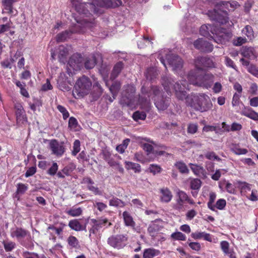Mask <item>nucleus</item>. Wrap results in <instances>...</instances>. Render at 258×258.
Instances as JSON below:
<instances>
[{"label":"nucleus","mask_w":258,"mask_h":258,"mask_svg":"<svg viewBox=\"0 0 258 258\" xmlns=\"http://www.w3.org/2000/svg\"><path fill=\"white\" fill-rule=\"evenodd\" d=\"M96 64V57L92 54L86 58L84 62L85 68L87 70L93 69Z\"/></svg>","instance_id":"23"},{"label":"nucleus","mask_w":258,"mask_h":258,"mask_svg":"<svg viewBox=\"0 0 258 258\" xmlns=\"http://www.w3.org/2000/svg\"><path fill=\"white\" fill-rule=\"evenodd\" d=\"M174 83V81L173 80L167 79L163 83L164 89L168 94L171 93V89H173L176 97L179 100L185 99V103L187 106L201 112L207 111L212 107L213 105L210 97L204 93L186 95L185 90H189L190 89L189 84L186 80H182L180 84L178 82Z\"/></svg>","instance_id":"1"},{"label":"nucleus","mask_w":258,"mask_h":258,"mask_svg":"<svg viewBox=\"0 0 258 258\" xmlns=\"http://www.w3.org/2000/svg\"><path fill=\"white\" fill-rule=\"evenodd\" d=\"M198 130V125L197 123H189L187 125V132L190 134H195Z\"/></svg>","instance_id":"46"},{"label":"nucleus","mask_w":258,"mask_h":258,"mask_svg":"<svg viewBox=\"0 0 258 258\" xmlns=\"http://www.w3.org/2000/svg\"><path fill=\"white\" fill-rule=\"evenodd\" d=\"M146 117V114L144 112H140L139 111H137L133 113V118L135 121H138L139 119L141 120H145Z\"/></svg>","instance_id":"43"},{"label":"nucleus","mask_w":258,"mask_h":258,"mask_svg":"<svg viewBox=\"0 0 258 258\" xmlns=\"http://www.w3.org/2000/svg\"><path fill=\"white\" fill-rule=\"evenodd\" d=\"M240 94L237 93L234 94L232 100V105L233 106H237L239 105L240 102Z\"/></svg>","instance_id":"56"},{"label":"nucleus","mask_w":258,"mask_h":258,"mask_svg":"<svg viewBox=\"0 0 258 258\" xmlns=\"http://www.w3.org/2000/svg\"><path fill=\"white\" fill-rule=\"evenodd\" d=\"M88 221V219L83 224L79 219H73L69 221L68 226L71 229L76 231H86Z\"/></svg>","instance_id":"14"},{"label":"nucleus","mask_w":258,"mask_h":258,"mask_svg":"<svg viewBox=\"0 0 258 258\" xmlns=\"http://www.w3.org/2000/svg\"><path fill=\"white\" fill-rule=\"evenodd\" d=\"M160 200L161 202L168 203L171 201L173 195L168 188L163 187L160 189Z\"/></svg>","instance_id":"16"},{"label":"nucleus","mask_w":258,"mask_h":258,"mask_svg":"<svg viewBox=\"0 0 258 258\" xmlns=\"http://www.w3.org/2000/svg\"><path fill=\"white\" fill-rule=\"evenodd\" d=\"M242 33L246 35L249 40L254 38V33L252 27L249 25H246L242 30Z\"/></svg>","instance_id":"33"},{"label":"nucleus","mask_w":258,"mask_h":258,"mask_svg":"<svg viewBox=\"0 0 258 258\" xmlns=\"http://www.w3.org/2000/svg\"><path fill=\"white\" fill-rule=\"evenodd\" d=\"M210 32L213 33L212 31V25L210 24L203 25L200 29V34L205 37H208L210 35Z\"/></svg>","instance_id":"30"},{"label":"nucleus","mask_w":258,"mask_h":258,"mask_svg":"<svg viewBox=\"0 0 258 258\" xmlns=\"http://www.w3.org/2000/svg\"><path fill=\"white\" fill-rule=\"evenodd\" d=\"M168 64L173 68L174 71H178L182 68L183 60L178 55L168 54L166 56Z\"/></svg>","instance_id":"9"},{"label":"nucleus","mask_w":258,"mask_h":258,"mask_svg":"<svg viewBox=\"0 0 258 258\" xmlns=\"http://www.w3.org/2000/svg\"><path fill=\"white\" fill-rule=\"evenodd\" d=\"M241 114L254 121H258V113L250 107H245L242 110Z\"/></svg>","instance_id":"19"},{"label":"nucleus","mask_w":258,"mask_h":258,"mask_svg":"<svg viewBox=\"0 0 258 258\" xmlns=\"http://www.w3.org/2000/svg\"><path fill=\"white\" fill-rule=\"evenodd\" d=\"M241 54L244 57L253 59L256 57L255 52L253 47L243 46L241 50Z\"/></svg>","instance_id":"18"},{"label":"nucleus","mask_w":258,"mask_h":258,"mask_svg":"<svg viewBox=\"0 0 258 258\" xmlns=\"http://www.w3.org/2000/svg\"><path fill=\"white\" fill-rule=\"evenodd\" d=\"M124 64L122 61H118L114 66L110 75V79H115L118 77L121 71L123 69Z\"/></svg>","instance_id":"21"},{"label":"nucleus","mask_w":258,"mask_h":258,"mask_svg":"<svg viewBox=\"0 0 258 258\" xmlns=\"http://www.w3.org/2000/svg\"><path fill=\"white\" fill-rule=\"evenodd\" d=\"M248 72L258 78V68L254 64H251L247 68Z\"/></svg>","instance_id":"52"},{"label":"nucleus","mask_w":258,"mask_h":258,"mask_svg":"<svg viewBox=\"0 0 258 258\" xmlns=\"http://www.w3.org/2000/svg\"><path fill=\"white\" fill-rule=\"evenodd\" d=\"M14 63V60L12 58H10L2 61L1 63L2 66L5 68H11Z\"/></svg>","instance_id":"62"},{"label":"nucleus","mask_w":258,"mask_h":258,"mask_svg":"<svg viewBox=\"0 0 258 258\" xmlns=\"http://www.w3.org/2000/svg\"><path fill=\"white\" fill-rule=\"evenodd\" d=\"M91 86L90 79L88 77L83 76L76 81L73 90V95L76 98L82 97L89 93Z\"/></svg>","instance_id":"3"},{"label":"nucleus","mask_w":258,"mask_h":258,"mask_svg":"<svg viewBox=\"0 0 258 258\" xmlns=\"http://www.w3.org/2000/svg\"><path fill=\"white\" fill-rule=\"evenodd\" d=\"M122 218L124 225L131 227L133 230H136V222L134 220L131 214L127 211H124L122 213Z\"/></svg>","instance_id":"17"},{"label":"nucleus","mask_w":258,"mask_h":258,"mask_svg":"<svg viewBox=\"0 0 258 258\" xmlns=\"http://www.w3.org/2000/svg\"><path fill=\"white\" fill-rule=\"evenodd\" d=\"M195 67L198 71H202V67L212 68L214 67L213 60L208 57H197L195 60Z\"/></svg>","instance_id":"8"},{"label":"nucleus","mask_w":258,"mask_h":258,"mask_svg":"<svg viewBox=\"0 0 258 258\" xmlns=\"http://www.w3.org/2000/svg\"><path fill=\"white\" fill-rule=\"evenodd\" d=\"M189 165L191 170L196 175L198 176H205V170L203 167L192 163H190Z\"/></svg>","instance_id":"22"},{"label":"nucleus","mask_w":258,"mask_h":258,"mask_svg":"<svg viewBox=\"0 0 258 258\" xmlns=\"http://www.w3.org/2000/svg\"><path fill=\"white\" fill-rule=\"evenodd\" d=\"M130 142V140L129 139H126L124 140L121 144L119 145L116 147V150L120 153L122 154L124 153L125 150L126 149L127 146L128 145Z\"/></svg>","instance_id":"37"},{"label":"nucleus","mask_w":258,"mask_h":258,"mask_svg":"<svg viewBox=\"0 0 258 258\" xmlns=\"http://www.w3.org/2000/svg\"><path fill=\"white\" fill-rule=\"evenodd\" d=\"M220 246L225 254L229 253V244L227 241H222L220 243Z\"/></svg>","instance_id":"53"},{"label":"nucleus","mask_w":258,"mask_h":258,"mask_svg":"<svg viewBox=\"0 0 258 258\" xmlns=\"http://www.w3.org/2000/svg\"><path fill=\"white\" fill-rule=\"evenodd\" d=\"M226 205V200L223 199H219L216 204L215 207L218 209L222 210L224 209Z\"/></svg>","instance_id":"57"},{"label":"nucleus","mask_w":258,"mask_h":258,"mask_svg":"<svg viewBox=\"0 0 258 258\" xmlns=\"http://www.w3.org/2000/svg\"><path fill=\"white\" fill-rule=\"evenodd\" d=\"M189 84L208 88L211 87L214 76L210 73L197 75L194 71H190L187 77Z\"/></svg>","instance_id":"2"},{"label":"nucleus","mask_w":258,"mask_h":258,"mask_svg":"<svg viewBox=\"0 0 258 258\" xmlns=\"http://www.w3.org/2000/svg\"><path fill=\"white\" fill-rule=\"evenodd\" d=\"M58 169V166L56 162H53L51 166L48 169L47 171L48 174L53 176L56 174Z\"/></svg>","instance_id":"47"},{"label":"nucleus","mask_w":258,"mask_h":258,"mask_svg":"<svg viewBox=\"0 0 258 258\" xmlns=\"http://www.w3.org/2000/svg\"><path fill=\"white\" fill-rule=\"evenodd\" d=\"M150 96L149 95H148V98H146L142 96H140L139 99V102L140 103L142 106L147 110L149 109L151 106Z\"/></svg>","instance_id":"32"},{"label":"nucleus","mask_w":258,"mask_h":258,"mask_svg":"<svg viewBox=\"0 0 258 258\" xmlns=\"http://www.w3.org/2000/svg\"><path fill=\"white\" fill-rule=\"evenodd\" d=\"M26 85H22L20 81H17V87H19L20 89V94L24 97L26 98H29L30 95L27 90L25 88Z\"/></svg>","instance_id":"42"},{"label":"nucleus","mask_w":258,"mask_h":258,"mask_svg":"<svg viewBox=\"0 0 258 258\" xmlns=\"http://www.w3.org/2000/svg\"><path fill=\"white\" fill-rule=\"evenodd\" d=\"M187 194L182 190H179L176 193L175 203L173 205V208L178 211H184L185 209L184 204L186 203Z\"/></svg>","instance_id":"6"},{"label":"nucleus","mask_w":258,"mask_h":258,"mask_svg":"<svg viewBox=\"0 0 258 258\" xmlns=\"http://www.w3.org/2000/svg\"><path fill=\"white\" fill-rule=\"evenodd\" d=\"M201 185L202 181L198 178H193L190 181V187L194 190H199Z\"/></svg>","instance_id":"35"},{"label":"nucleus","mask_w":258,"mask_h":258,"mask_svg":"<svg viewBox=\"0 0 258 258\" xmlns=\"http://www.w3.org/2000/svg\"><path fill=\"white\" fill-rule=\"evenodd\" d=\"M225 3V1L217 3L213 11H208V15L211 19L222 24H225L228 21L227 17L223 16L219 13H222L226 15H227V10L229 11V9Z\"/></svg>","instance_id":"4"},{"label":"nucleus","mask_w":258,"mask_h":258,"mask_svg":"<svg viewBox=\"0 0 258 258\" xmlns=\"http://www.w3.org/2000/svg\"><path fill=\"white\" fill-rule=\"evenodd\" d=\"M216 198V195L215 192H212L210 193L209 200L207 205L209 209L213 211H215V206L213 203Z\"/></svg>","instance_id":"36"},{"label":"nucleus","mask_w":258,"mask_h":258,"mask_svg":"<svg viewBox=\"0 0 258 258\" xmlns=\"http://www.w3.org/2000/svg\"><path fill=\"white\" fill-rule=\"evenodd\" d=\"M24 258H39L37 253L25 251L23 253Z\"/></svg>","instance_id":"64"},{"label":"nucleus","mask_w":258,"mask_h":258,"mask_svg":"<svg viewBox=\"0 0 258 258\" xmlns=\"http://www.w3.org/2000/svg\"><path fill=\"white\" fill-rule=\"evenodd\" d=\"M109 205L110 206L122 208L125 206V203L119 199L118 198L113 197L111 199L109 200Z\"/></svg>","instance_id":"28"},{"label":"nucleus","mask_w":258,"mask_h":258,"mask_svg":"<svg viewBox=\"0 0 258 258\" xmlns=\"http://www.w3.org/2000/svg\"><path fill=\"white\" fill-rule=\"evenodd\" d=\"M58 49L59 58L66 57L69 53L68 49L63 45H60Z\"/></svg>","instance_id":"48"},{"label":"nucleus","mask_w":258,"mask_h":258,"mask_svg":"<svg viewBox=\"0 0 258 258\" xmlns=\"http://www.w3.org/2000/svg\"><path fill=\"white\" fill-rule=\"evenodd\" d=\"M91 222L93 223L92 227L89 229V236H90L91 234H96L97 233L98 231L105 226L107 224H108V226L111 225V223L108 222L107 218L100 219L96 220L95 219H92Z\"/></svg>","instance_id":"10"},{"label":"nucleus","mask_w":258,"mask_h":258,"mask_svg":"<svg viewBox=\"0 0 258 258\" xmlns=\"http://www.w3.org/2000/svg\"><path fill=\"white\" fill-rule=\"evenodd\" d=\"M149 170L151 173L155 175L156 174L160 173L162 171V168L160 166L158 165L152 164L150 165Z\"/></svg>","instance_id":"45"},{"label":"nucleus","mask_w":258,"mask_h":258,"mask_svg":"<svg viewBox=\"0 0 258 258\" xmlns=\"http://www.w3.org/2000/svg\"><path fill=\"white\" fill-rule=\"evenodd\" d=\"M194 45L197 49L206 53L211 52L214 49L212 44L203 38H199L195 40Z\"/></svg>","instance_id":"7"},{"label":"nucleus","mask_w":258,"mask_h":258,"mask_svg":"<svg viewBox=\"0 0 258 258\" xmlns=\"http://www.w3.org/2000/svg\"><path fill=\"white\" fill-rule=\"evenodd\" d=\"M57 109L62 113L63 119L66 120L69 117L70 114L64 106L61 105H58L57 106Z\"/></svg>","instance_id":"49"},{"label":"nucleus","mask_w":258,"mask_h":258,"mask_svg":"<svg viewBox=\"0 0 258 258\" xmlns=\"http://www.w3.org/2000/svg\"><path fill=\"white\" fill-rule=\"evenodd\" d=\"M78 122L77 119L74 117H71L69 120L68 127L70 128H75L78 125Z\"/></svg>","instance_id":"60"},{"label":"nucleus","mask_w":258,"mask_h":258,"mask_svg":"<svg viewBox=\"0 0 258 258\" xmlns=\"http://www.w3.org/2000/svg\"><path fill=\"white\" fill-rule=\"evenodd\" d=\"M82 209L81 207H73L66 212V213L72 217H77L82 214Z\"/></svg>","instance_id":"29"},{"label":"nucleus","mask_w":258,"mask_h":258,"mask_svg":"<svg viewBox=\"0 0 258 258\" xmlns=\"http://www.w3.org/2000/svg\"><path fill=\"white\" fill-rule=\"evenodd\" d=\"M18 241L24 246L28 248L31 246V241L30 238L28 237H24V238H21L19 239Z\"/></svg>","instance_id":"59"},{"label":"nucleus","mask_w":258,"mask_h":258,"mask_svg":"<svg viewBox=\"0 0 258 258\" xmlns=\"http://www.w3.org/2000/svg\"><path fill=\"white\" fill-rule=\"evenodd\" d=\"M191 236L196 240L203 238L204 240L209 242H211L212 240L211 235L205 232L197 231L193 232L191 234Z\"/></svg>","instance_id":"20"},{"label":"nucleus","mask_w":258,"mask_h":258,"mask_svg":"<svg viewBox=\"0 0 258 258\" xmlns=\"http://www.w3.org/2000/svg\"><path fill=\"white\" fill-rule=\"evenodd\" d=\"M170 98L162 96L159 98H154V104L159 111H164L167 109L170 104Z\"/></svg>","instance_id":"13"},{"label":"nucleus","mask_w":258,"mask_h":258,"mask_svg":"<svg viewBox=\"0 0 258 258\" xmlns=\"http://www.w3.org/2000/svg\"><path fill=\"white\" fill-rule=\"evenodd\" d=\"M160 253V251L153 248H146L144 250L143 257V258H153L158 255Z\"/></svg>","instance_id":"24"},{"label":"nucleus","mask_w":258,"mask_h":258,"mask_svg":"<svg viewBox=\"0 0 258 258\" xmlns=\"http://www.w3.org/2000/svg\"><path fill=\"white\" fill-rule=\"evenodd\" d=\"M87 188L95 195H102V191L97 186H94L93 184L87 185Z\"/></svg>","instance_id":"51"},{"label":"nucleus","mask_w":258,"mask_h":258,"mask_svg":"<svg viewBox=\"0 0 258 258\" xmlns=\"http://www.w3.org/2000/svg\"><path fill=\"white\" fill-rule=\"evenodd\" d=\"M160 230L159 225L156 223H152L150 224L148 228V232L150 235L154 236V234Z\"/></svg>","instance_id":"39"},{"label":"nucleus","mask_w":258,"mask_h":258,"mask_svg":"<svg viewBox=\"0 0 258 258\" xmlns=\"http://www.w3.org/2000/svg\"><path fill=\"white\" fill-rule=\"evenodd\" d=\"M16 0H2V3L4 7V12L11 14L13 13V5Z\"/></svg>","instance_id":"25"},{"label":"nucleus","mask_w":258,"mask_h":258,"mask_svg":"<svg viewBox=\"0 0 258 258\" xmlns=\"http://www.w3.org/2000/svg\"><path fill=\"white\" fill-rule=\"evenodd\" d=\"M231 151L235 154L237 155H245L248 152L246 149L240 148L238 146H235L231 149Z\"/></svg>","instance_id":"41"},{"label":"nucleus","mask_w":258,"mask_h":258,"mask_svg":"<svg viewBox=\"0 0 258 258\" xmlns=\"http://www.w3.org/2000/svg\"><path fill=\"white\" fill-rule=\"evenodd\" d=\"M82 28L78 25H75L71 30H66L56 35V41L57 42H63L68 38L72 33H79L83 32Z\"/></svg>","instance_id":"11"},{"label":"nucleus","mask_w":258,"mask_h":258,"mask_svg":"<svg viewBox=\"0 0 258 258\" xmlns=\"http://www.w3.org/2000/svg\"><path fill=\"white\" fill-rule=\"evenodd\" d=\"M145 76L147 79L152 81L158 76V73L155 68L150 67L147 69Z\"/></svg>","instance_id":"27"},{"label":"nucleus","mask_w":258,"mask_h":258,"mask_svg":"<svg viewBox=\"0 0 258 258\" xmlns=\"http://www.w3.org/2000/svg\"><path fill=\"white\" fill-rule=\"evenodd\" d=\"M83 62V57L80 53L74 54L70 58L68 64L74 70L80 69Z\"/></svg>","instance_id":"15"},{"label":"nucleus","mask_w":258,"mask_h":258,"mask_svg":"<svg viewBox=\"0 0 258 258\" xmlns=\"http://www.w3.org/2000/svg\"><path fill=\"white\" fill-rule=\"evenodd\" d=\"M127 240L126 234H117L110 236L107 239V243L110 246L119 249L125 246Z\"/></svg>","instance_id":"5"},{"label":"nucleus","mask_w":258,"mask_h":258,"mask_svg":"<svg viewBox=\"0 0 258 258\" xmlns=\"http://www.w3.org/2000/svg\"><path fill=\"white\" fill-rule=\"evenodd\" d=\"M205 157L209 160H220V158L214 152H208L205 155Z\"/></svg>","instance_id":"61"},{"label":"nucleus","mask_w":258,"mask_h":258,"mask_svg":"<svg viewBox=\"0 0 258 258\" xmlns=\"http://www.w3.org/2000/svg\"><path fill=\"white\" fill-rule=\"evenodd\" d=\"M151 91L153 92V94L155 98H159L160 97L163 96L160 90V88L157 86H153L151 87Z\"/></svg>","instance_id":"50"},{"label":"nucleus","mask_w":258,"mask_h":258,"mask_svg":"<svg viewBox=\"0 0 258 258\" xmlns=\"http://www.w3.org/2000/svg\"><path fill=\"white\" fill-rule=\"evenodd\" d=\"M108 8H117L122 5L121 0H109Z\"/></svg>","instance_id":"55"},{"label":"nucleus","mask_w":258,"mask_h":258,"mask_svg":"<svg viewBox=\"0 0 258 258\" xmlns=\"http://www.w3.org/2000/svg\"><path fill=\"white\" fill-rule=\"evenodd\" d=\"M247 42V39L245 38L241 37H237L236 39L234 40L233 44L235 46H241L243 44Z\"/></svg>","instance_id":"63"},{"label":"nucleus","mask_w":258,"mask_h":258,"mask_svg":"<svg viewBox=\"0 0 258 258\" xmlns=\"http://www.w3.org/2000/svg\"><path fill=\"white\" fill-rule=\"evenodd\" d=\"M67 242L72 248H78L79 246V240L74 236H70L67 239Z\"/></svg>","instance_id":"31"},{"label":"nucleus","mask_w":258,"mask_h":258,"mask_svg":"<svg viewBox=\"0 0 258 258\" xmlns=\"http://www.w3.org/2000/svg\"><path fill=\"white\" fill-rule=\"evenodd\" d=\"M125 165L127 169H132L134 170L135 172H139L141 171V166L138 163L126 161Z\"/></svg>","instance_id":"38"},{"label":"nucleus","mask_w":258,"mask_h":258,"mask_svg":"<svg viewBox=\"0 0 258 258\" xmlns=\"http://www.w3.org/2000/svg\"><path fill=\"white\" fill-rule=\"evenodd\" d=\"M28 189V185L23 183L17 184V194H23Z\"/></svg>","instance_id":"58"},{"label":"nucleus","mask_w":258,"mask_h":258,"mask_svg":"<svg viewBox=\"0 0 258 258\" xmlns=\"http://www.w3.org/2000/svg\"><path fill=\"white\" fill-rule=\"evenodd\" d=\"M49 145L52 153L57 156H61L65 152L63 144H59L56 139L50 140Z\"/></svg>","instance_id":"12"},{"label":"nucleus","mask_w":258,"mask_h":258,"mask_svg":"<svg viewBox=\"0 0 258 258\" xmlns=\"http://www.w3.org/2000/svg\"><path fill=\"white\" fill-rule=\"evenodd\" d=\"M175 167L179 170V172L181 173L187 174L189 172V170L186 164L182 162L178 161L175 164Z\"/></svg>","instance_id":"34"},{"label":"nucleus","mask_w":258,"mask_h":258,"mask_svg":"<svg viewBox=\"0 0 258 258\" xmlns=\"http://www.w3.org/2000/svg\"><path fill=\"white\" fill-rule=\"evenodd\" d=\"M73 150L72 151V155L75 156L80 151V142L79 140H76L73 143Z\"/></svg>","instance_id":"44"},{"label":"nucleus","mask_w":258,"mask_h":258,"mask_svg":"<svg viewBox=\"0 0 258 258\" xmlns=\"http://www.w3.org/2000/svg\"><path fill=\"white\" fill-rule=\"evenodd\" d=\"M225 4L228 6L229 11H234L235 9L239 6L238 3L235 1L226 2Z\"/></svg>","instance_id":"54"},{"label":"nucleus","mask_w":258,"mask_h":258,"mask_svg":"<svg viewBox=\"0 0 258 258\" xmlns=\"http://www.w3.org/2000/svg\"><path fill=\"white\" fill-rule=\"evenodd\" d=\"M121 88V83L119 81H114L112 85L109 87V90L112 95V97L114 99L118 94L120 89Z\"/></svg>","instance_id":"26"},{"label":"nucleus","mask_w":258,"mask_h":258,"mask_svg":"<svg viewBox=\"0 0 258 258\" xmlns=\"http://www.w3.org/2000/svg\"><path fill=\"white\" fill-rule=\"evenodd\" d=\"M171 238L174 240L185 241L186 236L181 232H175L171 234Z\"/></svg>","instance_id":"40"}]
</instances>
